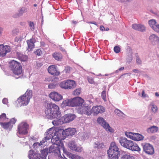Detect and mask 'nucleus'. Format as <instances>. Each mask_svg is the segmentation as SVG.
Segmentation results:
<instances>
[{"label":"nucleus","mask_w":159,"mask_h":159,"mask_svg":"<svg viewBox=\"0 0 159 159\" xmlns=\"http://www.w3.org/2000/svg\"><path fill=\"white\" fill-rule=\"evenodd\" d=\"M45 116L48 119H56L52 121L54 125H59L64 123L63 120L59 118L61 112L58 106L52 103H48L45 111Z\"/></svg>","instance_id":"obj_1"},{"label":"nucleus","mask_w":159,"mask_h":159,"mask_svg":"<svg viewBox=\"0 0 159 159\" xmlns=\"http://www.w3.org/2000/svg\"><path fill=\"white\" fill-rule=\"evenodd\" d=\"M119 142L121 146L128 149L132 151L139 152L140 151V148L136 143L125 138H120Z\"/></svg>","instance_id":"obj_2"},{"label":"nucleus","mask_w":159,"mask_h":159,"mask_svg":"<svg viewBox=\"0 0 159 159\" xmlns=\"http://www.w3.org/2000/svg\"><path fill=\"white\" fill-rule=\"evenodd\" d=\"M59 131H56L54 128L52 127L48 129L46 132V136L45 137L46 140L51 139V141L53 144L56 143L60 139L61 134Z\"/></svg>","instance_id":"obj_3"},{"label":"nucleus","mask_w":159,"mask_h":159,"mask_svg":"<svg viewBox=\"0 0 159 159\" xmlns=\"http://www.w3.org/2000/svg\"><path fill=\"white\" fill-rule=\"evenodd\" d=\"M32 97V91L28 89L25 93L17 99L16 103L18 107L26 106L28 104Z\"/></svg>","instance_id":"obj_4"},{"label":"nucleus","mask_w":159,"mask_h":159,"mask_svg":"<svg viewBox=\"0 0 159 159\" xmlns=\"http://www.w3.org/2000/svg\"><path fill=\"white\" fill-rule=\"evenodd\" d=\"M61 149H62L63 152L65 153L66 149L65 148L62 143L60 142L58 144H53L49 148V152L54 153L55 156H57L59 157H60L61 159H64L60 154Z\"/></svg>","instance_id":"obj_5"},{"label":"nucleus","mask_w":159,"mask_h":159,"mask_svg":"<svg viewBox=\"0 0 159 159\" xmlns=\"http://www.w3.org/2000/svg\"><path fill=\"white\" fill-rule=\"evenodd\" d=\"M42 157L39 153H34L33 150H30L29 152L28 157L30 159H45L48 153V149L45 148L41 151Z\"/></svg>","instance_id":"obj_6"},{"label":"nucleus","mask_w":159,"mask_h":159,"mask_svg":"<svg viewBox=\"0 0 159 159\" xmlns=\"http://www.w3.org/2000/svg\"><path fill=\"white\" fill-rule=\"evenodd\" d=\"M29 125L26 122H22L20 123L17 127L16 133L17 136L19 137H21L22 135H25L28 133Z\"/></svg>","instance_id":"obj_7"},{"label":"nucleus","mask_w":159,"mask_h":159,"mask_svg":"<svg viewBox=\"0 0 159 159\" xmlns=\"http://www.w3.org/2000/svg\"><path fill=\"white\" fill-rule=\"evenodd\" d=\"M9 67L15 75H19L22 74V67L20 64L18 62L14 60L12 61L10 63Z\"/></svg>","instance_id":"obj_8"},{"label":"nucleus","mask_w":159,"mask_h":159,"mask_svg":"<svg viewBox=\"0 0 159 159\" xmlns=\"http://www.w3.org/2000/svg\"><path fill=\"white\" fill-rule=\"evenodd\" d=\"M60 87L65 89H72L75 86V82L73 80H66L61 82L59 84Z\"/></svg>","instance_id":"obj_9"},{"label":"nucleus","mask_w":159,"mask_h":159,"mask_svg":"<svg viewBox=\"0 0 159 159\" xmlns=\"http://www.w3.org/2000/svg\"><path fill=\"white\" fill-rule=\"evenodd\" d=\"M77 112L80 114H85L88 116L92 113L90 107L86 104H83L79 108H76Z\"/></svg>","instance_id":"obj_10"},{"label":"nucleus","mask_w":159,"mask_h":159,"mask_svg":"<svg viewBox=\"0 0 159 159\" xmlns=\"http://www.w3.org/2000/svg\"><path fill=\"white\" fill-rule=\"evenodd\" d=\"M98 122L108 132L112 133L113 129L111 128L109 125L101 117H99L97 119Z\"/></svg>","instance_id":"obj_11"},{"label":"nucleus","mask_w":159,"mask_h":159,"mask_svg":"<svg viewBox=\"0 0 159 159\" xmlns=\"http://www.w3.org/2000/svg\"><path fill=\"white\" fill-rule=\"evenodd\" d=\"M125 133L127 137L135 141H140L143 140L144 138V137L142 135L138 133L130 132H126Z\"/></svg>","instance_id":"obj_12"},{"label":"nucleus","mask_w":159,"mask_h":159,"mask_svg":"<svg viewBox=\"0 0 159 159\" xmlns=\"http://www.w3.org/2000/svg\"><path fill=\"white\" fill-rule=\"evenodd\" d=\"M72 107H76V108H79L84 102V100L80 97H75L72 99Z\"/></svg>","instance_id":"obj_13"},{"label":"nucleus","mask_w":159,"mask_h":159,"mask_svg":"<svg viewBox=\"0 0 159 159\" xmlns=\"http://www.w3.org/2000/svg\"><path fill=\"white\" fill-rule=\"evenodd\" d=\"M142 146L143 151L146 153L152 155L154 153V150L152 146L148 143H142Z\"/></svg>","instance_id":"obj_14"},{"label":"nucleus","mask_w":159,"mask_h":159,"mask_svg":"<svg viewBox=\"0 0 159 159\" xmlns=\"http://www.w3.org/2000/svg\"><path fill=\"white\" fill-rule=\"evenodd\" d=\"M59 131L62 132L64 137L71 136L74 135L75 132V129L74 128H69L65 130L60 129Z\"/></svg>","instance_id":"obj_15"},{"label":"nucleus","mask_w":159,"mask_h":159,"mask_svg":"<svg viewBox=\"0 0 159 159\" xmlns=\"http://www.w3.org/2000/svg\"><path fill=\"white\" fill-rule=\"evenodd\" d=\"M11 50L10 47L7 45H0V57H4Z\"/></svg>","instance_id":"obj_16"},{"label":"nucleus","mask_w":159,"mask_h":159,"mask_svg":"<svg viewBox=\"0 0 159 159\" xmlns=\"http://www.w3.org/2000/svg\"><path fill=\"white\" fill-rule=\"evenodd\" d=\"M16 121V120L15 118H13L9 122H0V125L5 129H11L12 128L13 125L15 124Z\"/></svg>","instance_id":"obj_17"},{"label":"nucleus","mask_w":159,"mask_h":159,"mask_svg":"<svg viewBox=\"0 0 159 159\" xmlns=\"http://www.w3.org/2000/svg\"><path fill=\"white\" fill-rule=\"evenodd\" d=\"M75 117L76 116L74 114H69L64 115L62 117V120H63L64 123H66L72 121Z\"/></svg>","instance_id":"obj_18"},{"label":"nucleus","mask_w":159,"mask_h":159,"mask_svg":"<svg viewBox=\"0 0 159 159\" xmlns=\"http://www.w3.org/2000/svg\"><path fill=\"white\" fill-rule=\"evenodd\" d=\"M119 149L116 145V143L112 142L111 144L109 150L107 151V152L114 153L117 152L118 153H120Z\"/></svg>","instance_id":"obj_19"},{"label":"nucleus","mask_w":159,"mask_h":159,"mask_svg":"<svg viewBox=\"0 0 159 159\" xmlns=\"http://www.w3.org/2000/svg\"><path fill=\"white\" fill-rule=\"evenodd\" d=\"M49 96L52 100L55 101H59L62 98V97L61 94L58 93L53 92L49 95Z\"/></svg>","instance_id":"obj_20"},{"label":"nucleus","mask_w":159,"mask_h":159,"mask_svg":"<svg viewBox=\"0 0 159 159\" xmlns=\"http://www.w3.org/2000/svg\"><path fill=\"white\" fill-rule=\"evenodd\" d=\"M105 111L104 107L101 106H95L93 107L91 111L94 115H97L99 113L103 112Z\"/></svg>","instance_id":"obj_21"},{"label":"nucleus","mask_w":159,"mask_h":159,"mask_svg":"<svg viewBox=\"0 0 159 159\" xmlns=\"http://www.w3.org/2000/svg\"><path fill=\"white\" fill-rule=\"evenodd\" d=\"M69 146L70 149L77 152H80L82 151V150L81 147H77L75 143L73 141H71L69 143Z\"/></svg>","instance_id":"obj_22"},{"label":"nucleus","mask_w":159,"mask_h":159,"mask_svg":"<svg viewBox=\"0 0 159 159\" xmlns=\"http://www.w3.org/2000/svg\"><path fill=\"white\" fill-rule=\"evenodd\" d=\"M48 70V72L52 75H57L59 74L57 68V66H55L52 65L49 66Z\"/></svg>","instance_id":"obj_23"},{"label":"nucleus","mask_w":159,"mask_h":159,"mask_svg":"<svg viewBox=\"0 0 159 159\" xmlns=\"http://www.w3.org/2000/svg\"><path fill=\"white\" fill-rule=\"evenodd\" d=\"M149 40L153 44H157L159 42V37L156 34H152L149 37Z\"/></svg>","instance_id":"obj_24"},{"label":"nucleus","mask_w":159,"mask_h":159,"mask_svg":"<svg viewBox=\"0 0 159 159\" xmlns=\"http://www.w3.org/2000/svg\"><path fill=\"white\" fill-rule=\"evenodd\" d=\"M27 11V8L26 7H22L18 10V13L14 14L13 16L14 18H17L20 16H22L24 13H25Z\"/></svg>","instance_id":"obj_25"},{"label":"nucleus","mask_w":159,"mask_h":159,"mask_svg":"<svg viewBox=\"0 0 159 159\" xmlns=\"http://www.w3.org/2000/svg\"><path fill=\"white\" fill-rule=\"evenodd\" d=\"M26 42L28 44V50L29 51H31L34 47V43L35 42V39L34 38H32L30 40H27Z\"/></svg>","instance_id":"obj_26"},{"label":"nucleus","mask_w":159,"mask_h":159,"mask_svg":"<svg viewBox=\"0 0 159 159\" xmlns=\"http://www.w3.org/2000/svg\"><path fill=\"white\" fill-rule=\"evenodd\" d=\"M65 154L71 159H83V157L77 155L71 154L68 152L66 150Z\"/></svg>","instance_id":"obj_27"},{"label":"nucleus","mask_w":159,"mask_h":159,"mask_svg":"<svg viewBox=\"0 0 159 159\" xmlns=\"http://www.w3.org/2000/svg\"><path fill=\"white\" fill-rule=\"evenodd\" d=\"M71 102L72 99H67L63 101L62 103L61 104V106L62 107H65L66 106L72 107Z\"/></svg>","instance_id":"obj_28"},{"label":"nucleus","mask_w":159,"mask_h":159,"mask_svg":"<svg viewBox=\"0 0 159 159\" xmlns=\"http://www.w3.org/2000/svg\"><path fill=\"white\" fill-rule=\"evenodd\" d=\"M158 130L157 127L153 125L148 128L147 131L148 133H153L157 132Z\"/></svg>","instance_id":"obj_29"},{"label":"nucleus","mask_w":159,"mask_h":159,"mask_svg":"<svg viewBox=\"0 0 159 159\" xmlns=\"http://www.w3.org/2000/svg\"><path fill=\"white\" fill-rule=\"evenodd\" d=\"M148 23L149 26L153 30L155 28L157 24H158L154 19L149 20L148 21Z\"/></svg>","instance_id":"obj_30"},{"label":"nucleus","mask_w":159,"mask_h":159,"mask_svg":"<svg viewBox=\"0 0 159 159\" xmlns=\"http://www.w3.org/2000/svg\"><path fill=\"white\" fill-rule=\"evenodd\" d=\"M120 153H112L107 152L108 158V159H118V155Z\"/></svg>","instance_id":"obj_31"},{"label":"nucleus","mask_w":159,"mask_h":159,"mask_svg":"<svg viewBox=\"0 0 159 159\" xmlns=\"http://www.w3.org/2000/svg\"><path fill=\"white\" fill-rule=\"evenodd\" d=\"M134 157L132 155L128 153H125L122 155L121 159H134Z\"/></svg>","instance_id":"obj_32"},{"label":"nucleus","mask_w":159,"mask_h":159,"mask_svg":"<svg viewBox=\"0 0 159 159\" xmlns=\"http://www.w3.org/2000/svg\"><path fill=\"white\" fill-rule=\"evenodd\" d=\"M104 146V145L103 143H100L98 141L95 142L93 144L94 148L98 149L103 148Z\"/></svg>","instance_id":"obj_33"},{"label":"nucleus","mask_w":159,"mask_h":159,"mask_svg":"<svg viewBox=\"0 0 159 159\" xmlns=\"http://www.w3.org/2000/svg\"><path fill=\"white\" fill-rule=\"evenodd\" d=\"M52 56L55 60L58 61L61 60L62 58L61 54L60 53L57 52L54 53Z\"/></svg>","instance_id":"obj_34"},{"label":"nucleus","mask_w":159,"mask_h":159,"mask_svg":"<svg viewBox=\"0 0 159 159\" xmlns=\"http://www.w3.org/2000/svg\"><path fill=\"white\" fill-rule=\"evenodd\" d=\"M46 142V139H43L40 143H34L33 144V146L34 148H37L39 146L42 145H45V144H44L45 142Z\"/></svg>","instance_id":"obj_35"},{"label":"nucleus","mask_w":159,"mask_h":159,"mask_svg":"<svg viewBox=\"0 0 159 159\" xmlns=\"http://www.w3.org/2000/svg\"><path fill=\"white\" fill-rule=\"evenodd\" d=\"M114 112L115 114L120 117L123 116L124 115V113L122 111L118 109H115Z\"/></svg>","instance_id":"obj_36"},{"label":"nucleus","mask_w":159,"mask_h":159,"mask_svg":"<svg viewBox=\"0 0 159 159\" xmlns=\"http://www.w3.org/2000/svg\"><path fill=\"white\" fill-rule=\"evenodd\" d=\"M81 92V89L80 88L77 89L73 91V94L74 95H78Z\"/></svg>","instance_id":"obj_37"},{"label":"nucleus","mask_w":159,"mask_h":159,"mask_svg":"<svg viewBox=\"0 0 159 159\" xmlns=\"http://www.w3.org/2000/svg\"><path fill=\"white\" fill-rule=\"evenodd\" d=\"M150 105L152 106L151 108L152 111L154 113H156L157 110V106L153 103H151Z\"/></svg>","instance_id":"obj_38"},{"label":"nucleus","mask_w":159,"mask_h":159,"mask_svg":"<svg viewBox=\"0 0 159 159\" xmlns=\"http://www.w3.org/2000/svg\"><path fill=\"white\" fill-rule=\"evenodd\" d=\"M80 136L81 140H84L88 138L87 134L84 133L80 134Z\"/></svg>","instance_id":"obj_39"},{"label":"nucleus","mask_w":159,"mask_h":159,"mask_svg":"<svg viewBox=\"0 0 159 159\" xmlns=\"http://www.w3.org/2000/svg\"><path fill=\"white\" fill-rule=\"evenodd\" d=\"M138 30L141 31H143L145 30V26L142 24H139L138 27Z\"/></svg>","instance_id":"obj_40"},{"label":"nucleus","mask_w":159,"mask_h":159,"mask_svg":"<svg viewBox=\"0 0 159 159\" xmlns=\"http://www.w3.org/2000/svg\"><path fill=\"white\" fill-rule=\"evenodd\" d=\"M19 32V30L18 29H15L12 30V34L13 36H16L18 34Z\"/></svg>","instance_id":"obj_41"},{"label":"nucleus","mask_w":159,"mask_h":159,"mask_svg":"<svg viewBox=\"0 0 159 159\" xmlns=\"http://www.w3.org/2000/svg\"><path fill=\"white\" fill-rule=\"evenodd\" d=\"M20 57L22 61H26L27 59V57L26 56L21 55L20 56Z\"/></svg>","instance_id":"obj_42"},{"label":"nucleus","mask_w":159,"mask_h":159,"mask_svg":"<svg viewBox=\"0 0 159 159\" xmlns=\"http://www.w3.org/2000/svg\"><path fill=\"white\" fill-rule=\"evenodd\" d=\"M106 91H103L101 93V95L102 98L105 101H106Z\"/></svg>","instance_id":"obj_43"},{"label":"nucleus","mask_w":159,"mask_h":159,"mask_svg":"<svg viewBox=\"0 0 159 159\" xmlns=\"http://www.w3.org/2000/svg\"><path fill=\"white\" fill-rule=\"evenodd\" d=\"M136 63L137 64L139 65L142 63V61L137 54L136 55Z\"/></svg>","instance_id":"obj_44"},{"label":"nucleus","mask_w":159,"mask_h":159,"mask_svg":"<svg viewBox=\"0 0 159 159\" xmlns=\"http://www.w3.org/2000/svg\"><path fill=\"white\" fill-rule=\"evenodd\" d=\"M114 50L115 52L116 53H118L120 51V47L118 46H115L114 48Z\"/></svg>","instance_id":"obj_45"},{"label":"nucleus","mask_w":159,"mask_h":159,"mask_svg":"<svg viewBox=\"0 0 159 159\" xmlns=\"http://www.w3.org/2000/svg\"><path fill=\"white\" fill-rule=\"evenodd\" d=\"M139 26V24H133L132 25V28L133 29L136 30H138V27Z\"/></svg>","instance_id":"obj_46"},{"label":"nucleus","mask_w":159,"mask_h":159,"mask_svg":"<svg viewBox=\"0 0 159 159\" xmlns=\"http://www.w3.org/2000/svg\"><path fill=\"white\" fill-rule=\"evenodd\" d=\"M29 26L30 29L32 31H33L34 29V23L33 22H30L29 23Z\"/></svg>","instance_id":"obj_47"},{"label":"nucleus","mask_w":159,"mask_h":159,"mask_svg":"<svg viewBox=\"0 0 159 159\" xmlns=\"http://www.w3.org/2000/svg\"><path fill=\"white\" fill-rule=\"evenodd\" d=\"M88 80L90 84H93L94 82L93 78L91 77H88Z\"/></svg>","instance_id":"obj_48"},{"label":"nucleus","mask_w":159,"mask_h":159,"mask_svg":"<svg viewBox=\"0 0 159 159\" xmlns=\"http://www.w3.org/2000/svg\"><path fill=\"white\" fill-rule=\"evenodd\" d=\"M153 30L159 34V24L158 23Z\"/></svg>","instance_id":"obj_49"},{"label":"nucleus","mask_w":159,"mask_h":159,"mask_svg":"<svg viewBox=\"0 0 159 159\" xmlns=\"http://www.w3.org/2000/svg\"><path fill=\"white\" fill-rule=\"evenodd\" d=\"M141 97L143 98H145L146 97H148V96L147 94H145L144 90H143L142 92Z\"/></svg>","instance_id":"obj_50"},{"label":"nucleus","mask_w":159,"mask_h":159,"mask_svg":"<svg viewBox=\"0 0 159 159\" xmlns=\"http://www.w3.org/2000/svg\"><path fill=\"white\" fill-rule=\"evenodd\" d=\"M35 53L36 55L40 56L42 54V52L40 49H38L35 51Z\"/></svg>","instance_id":"obj_51"},{"label":"nucleus","mask_w":159,"mask_h":159,"mask_svg":"<svg viewBox=\"0 0 159 159\" xmlns=\"http://www.w3.org/2000/svg\"><path fill=\"white\" fill-rule=\"evenodd\" d=\"M132 57L131 56H129L127 59V62L128 63H129L132 61Z\"/></svg>","instance_id":"obj_52"},{"label":"nucleus","mask_w":159,"mask_h":159,"mask_svg":"<svg viewBox=\"0 0 159 159\" xmlns=\"http://www.w3.org/2000/svg\"><path fill=\"white\" fill-rule=\"evenodd\" d=\"M70 70V67L69 66H67L66 67L64 71L66 73H69Z\"/></svg>","instance_id":"obj_53"},{"label":"nucleus","mask_w":159,"mask_h":159,"mask_svg":"<svg viewBox=\"0 0 159 159\" xmlns=\"http://www.w3.org/2000/svg\"><path fill=\"white\" fill-rule=\"evenodd\" d=\"M27 34H26L25 32H23L22 33V35L20 37V39H22L25 38L26 37Z\"/></svg>","instance_id":"obj_54"},{"label":"nucleus","mask_w":159,"mask_h":159,"mask_svg":"<svg viewBox=\"0 0 159 159\" xmlns=\"http://www.w3.org/2000/svg\"><path fill=\"white\" fill-rule=\"evenodd\" d=\"M55 86L53 84H50L48 86V88L50 89H52L54 88Z\"/></svg>","instance_id":"obj_55"},{"label":"nucleus","mask_w":159,"mask_h":159,"mask_svg":"<svg viewBox=\"0 0 159 159\" xmlns=\"http://www.w3.org/2000/svg\"><path fill=\"white\" fill-rule=\"evenodd\" d=\"M2 103L4 104H7L8 102V100L7 98H4L2 101Z\"/></svg>","instance_id":"obj_56"},{"label":"nucleus","mask_w":159,"mask_h":159,"mask_svg":"<svg viewBox=\"0 0 159 159\" xmlns=\"http://www.w3.org/2000/svg\"><path fill=\"white\" fill-rule=\"evenodd\" d=\"M23 136V135H22L21 137H20V138H21V139L19 140V141L22 143H24L25 141V140L26 139L24 137H22Z\"/></svg>","instance_id":"obj_57"},{"label":"nucleus","mask_w":159,"mask_h":159,"mask_svg":"<svg viewBox=\"0 0 159 159\" xmlns=\"http://www.w3.org/2000/svg\"><path fill=\"white\" fill-rule=\"evenodd\" d=\"M131 74L130 73H125L124 74L122 75H121L120 77V78H122V77L124 76V75H127L128 76H130V75Z\"/></svg>","instance_id":"obj_58"},{"label":"nucleus","mask_w":159,"mask_h":159,"mask_svg":"<svg viewBox=\"0 0 159 159\" xmlns=\"http://www.w3.org/2000/svg\"><path fill=\"white\" fill-rule=\"evenodd\" d=\"M100 29L102 31H105V28L103 25H101L100 26Z\"/></svg>","instance_id":"obj_59"},{"label":"nucleus","mask_w":159,"mask_h":159,"mask_svg":"<svg viewBox=\"0 0 159 159\" xmlns=\"http://www.w3.org/2000/svg\"><path fill=\"white\" fill-rule=\"evenodd\" d=\"M133 72H134V73H138L139 72V70H137V69H134L133 70Z\"/></svg>","instance_id":"obj_60"},{"label":"nucleus","mask_w":159,"mask_h":159,"mask_svg":"<svg viewBox=\"0 0 159 159\" xmlns=\"http://www.w3.org/2000/svg\"><path fill=\"white\" fill-rule=\"evenodd\" d=\"M88 23H90V24H93L96 25H97L96 23V22H95L94 21H93V22H88Z\"/></svg>","instance_id":"obj_61"},{"label":"nucleus","mask_w":159,"mask_h":159,"mask_svg":"<svg viewBox=\"0 0 159 159\" xmlns=\"http://www.w3.org/2000/svg\"><path fill=\"white\" fill-rule=\"evenodd\" d=\"M60 50L62 51H65V50L62 47H60L59 48Z\"/></svg>","instance_id":"obj_62"},{"label":"nucleus","mask_w":159,"mask_h":159,"mask_svg":"<svg viewBox=\"0 0 159 159\" xmlns=\"http://www.w3.org/2000/svg\"><path fill=\"white\" fill-rule=\"evenodd\" d=\"M155 95L157 97H159V93L157 92H156L155 93Z\"/></svg>","instance_id":"obj_63"},{"label":"nucleus","mask_w":159,"mask_h":159,"mask_svg":"<svg viewBox=\"0 0 159 159\" xmlns=\"http://www.w3.org/2000/svg\"><path fill=\"white\" fill-rule=\"evenodd\" d=\"M124 67H121L118 70H119V71H120V70H124Z\"/></svg>","instance_id":"obj_64"}]
</instances>
